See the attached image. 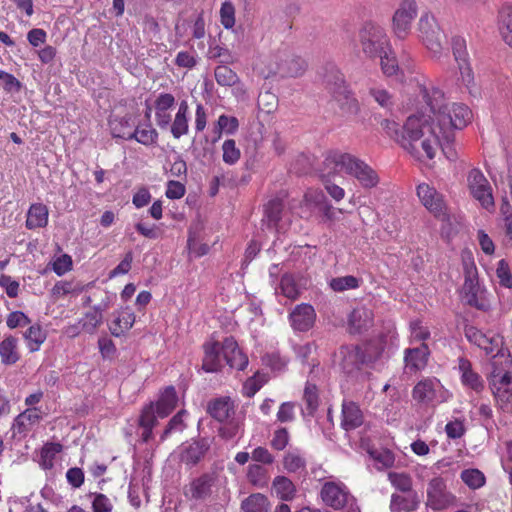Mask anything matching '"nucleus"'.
I'll list each match as a JSON object with an SVG mask.
<instances>
[{
  "mask_svg": "<svg viewBox=\"0 0 512 512\" xmlns=\"http://www.w3.org/2000/svg\"><path fill=\"white\" fill-rule=\"evenodd\" d=\"M419 93L431 114L415 113L403 123L401 148L411 157L426 162L435 158L439 149L454 140L456 129L464 128L472 119V112L462 103H449L444 92L432 83L419 85Z\"/></svg>",
  "mask_w": 512,
  "mask_h": 512,
  "instance_id": "obj_1",
  "label": "nucleus"
},
{
  "mask_svg": "<svg viewBox=\"0 0 512 512\" xmlns=\"http://www.w3.org/2000/svg\"><path fill=\"white\" fill-rule=\"evenodd\" d=\"M323 164L325 167L323 176L344 171L356 178L363 188H374L379 183L377 172L366 162L351 154L331 151L326 155Z\"/></svg>",
  "mask_w": 512,
  "mask_h": 512,
  "instance_id": "obj_2",
  "label": "nucleus"
},
{
  "mask_svg": "<svg viewBox=\"0 0 512 512\" xmlns=\"http://www.w3.org/2000/svg\"><path fill=\"white\" fill-rule=\"evenodd\" d=\"M203 350L202 368L206 372L219 371L223 366V361L230 368L236 370H244L248 365V357L231 337L226 338L222 343L209 340L204 343Z\"/></svg>",
  "mask_w": 512,
  "mask_h": 512,
  "instance_id": "obj_3",
  "label": "nucleus"
},
{
  "mask_svg": "<svg viewBox=\"0 0 512 512\" xmlns=\"http://www.w3.org/2000/svg\"><path fill=\"white\" fill-rule=\"evenodd\" d=\"M359 43L363 54L372 59L390 53L392 48L385 28L371 21L364 23L360 28Z\"/></svg>",
  "mask_w": 512,
  "mask_h": 512,
  "instance_id": "obj_4",
  "label": "nucleus"
},
{
  "mask_svg": "<svg viewBox=\"0 0 512 512\" xmlns=\"http://www.w3.org/2000/svg\"><path fill=\"white\" fill-rule=\"evenodd\" d=\"M418 36L435 59L444 53L445 34L431 13H423L418 22Z\"/></svg>",
  "mask_w": 512,
  "mask_h": 512,
  "instance_id": "obj_5",
  "label": "nucleus"
},
{
  "mask_svg": "<svg viewBox=\"0 0 512 512\" xmlns=\"http://www.w3.org/2000/svg\"><path fill=\"white\" fill-rule=\"evenodd\" d=\"M465 280L461 289L462 300L479 310H487L490 303L487 299V291L480 286L477 277V269L472 261L464 262Z\"/></svg>",
  "mask_w": 512,
  "mask_h": 512,
  "instance_id": "obj_6",
  "label": "nucleus"
},
{
  "mask_svg": "<svg viewBox=\"0 0 512 512\" xmlns=\"http://www.w3.org/2000/svg\"><path fill=\"white\" fill-rule=\"evenodd\" d=\"M323 502L335 510L347 508L348 512H360L355 498L350 494L346 485L340 481H327L321 489Z\"/></svg>",
  "mask_w": 512,
  "mask_h": 512,
  "instance_id": "obj_7",
  "label": "nucleus"
},
{
  "mask_svg": "<svg viewBox=\"0 0 512 512\" xmlns=\"http://www.w3.org/2000/svg\"><path fill=\"white\" fill-rule=\"evenodd\" d=\"M512 376L510 372L494 369L489 384L496 406L504 413H512Z\"/></svg>",
  "mask_w": 512,
  "mask_h": 512,
  "instance_id": "obj_8",
  "label": "nucleus"
},
{
  "mask_svg": "<svg viewBox=\"0 0 512 512\" xmlns=\"http://www.w3.org/2000/svg\"><path fill=\"white\" fill-rule=\"evenodd\" d=\"M414 400L423 404H440L449 401L452 393L436 378H425L413 388Z\"/></svg>",
  "mask_w": 512,
  "mask_h": 512,
  "instance_id": "obj_9",
  "label": "nucleus"
},
{
  "mask_svg": "<svg viewBox=\"0 0 512 512\" xmlns=\"http://www.w3.org/2000/svg\"><path fill=\"white\" fill-rule=\"evenodd\" d=\"M455 502L456 496L448 490L444 478L437 476L428 482L425 501L427 508L433 511H442L453 506Z\"/></svg>",
  "mask_w": 512,
  "mask_h": 512,
  "instance_id": "obj_10",
  "label": "nucleus"
},
{
  "mask_svg": "<svg viewBox=\"0 0 512 512\" xmlns=\"http://www.w3.org/2000/svg\"><path fill=\"white\" fill-rule=\"evenodd\" d=\"M418 13L415 0H402L392 18V30L398 39H405Z\"/></svg>",
  "mask_w": 512,
  "mask_h": 512,
  "instance_id": "obj_11",
  "label": "nucleus"
},
{
  "mask_svg": "<svg viewBox=\"0 0 512 512\" xmlns=\"http://www.w3.org/2000/svg\"><path fill=\"white\" fill-rule=\"evenodd\" d=\"M306 68L307 63L303 58L289 53H280L274 56V62L269 65L268 75L299 77L304 74Z\"/></svg>",
  "mask_w": 512,
  "mask_h": 512,
  "instance_id": "obj_12",
  "label": "nucleus"
},
{
  "mask_svg": "<svg viewBox=\"0 0 512 512\" xmlns=\"http://www.w3.org/2000/svg\"><path fill=\"white\" fill-rule=\"evenodd\" d=\"M470 194L481 204L482 207L490 209L494 206L491 186L478 169H472L467 177Z\"/></svg>",
  "mask_w": 512,
  "mask_h": 512,
  "instance_id": "obj_13",
  "label": "nucleus"
},
{
  "mask_svg": "<svg viewBox=\"0 0 512 512\" xmlns=\"http://www.w3.org/2000/svg\"><path fill=\"white\" fill-rule=\"evenodd\" d=\"M217 482L218 474L215 471L204 473L185 486L184 495L191 500H205L212 495Z\"/></svg>",
  "mask_w": 512,
  "mask_h": 512,
  "instance_id": "obj_14",
  "label": "nucleus"
},
{
  "mask_svg": "<svg viewBox=\"0 0 512 512\" xmlns=\"http://www.w3.org/2000/svg\"><path fill=\"white\" fill-rule=\"evenodd\" d=\"M417 196L422 205L435 217H444L446 215V202L441 193L427 183H421L417 186Z\"/></svg>",
  "mask_w": 512,
  "mask_h": 512,
  "instance_id": "obj_15",
  "label": "nucleus"
},
{
  "mask_svg": "<svg viewBox=\"0 0 512 512\" xmlns=\"http://www.w3.org/2000/svg\"><path fill=\"white\" fill-rule=\"evenodd\" d=\"M288 318L294 331L306 332L314 326L316 312L312 305L301 303L293 308Z\"/></svg>",
  "mask_w": 512,
  "mask_h": 512,
  "instance_id": "obj_16",
  "label": "nucleus"
},
{
  "mask_svg": "<svg viewBox=\"0 0 512 512\" xmlns=\"http://www.w3.org/2000/svg\"><path fill=\"white\" fill-rule=\"evenodd\" d=\"M175 106L176 100L171 93L162 92L156 96L154 100L155 122L160 129H168Z\"/></svg>",
  "mask_w": 512,
  "mask_h": 512,
  "instance_id": "obj_17",
  "label": "nucleus"
},
{
  "mask_svg": "<svg viewBox=\"0 0 512 512\" xmlns=\"http://www.w3.org/2000/svg\"><path fill=\"white\" fill-rule=\"evenodd\" d=\"M135 323V314L128 308H121L112 315V320L108 324L111 334L115 337L123 336Z\"/></svg>",
  "mask_w": 512,
  "mask_h": 512,
  "instance_id": "obj_18",
  "label": "nucleus"
},
{
  "mask_svg": "<svg viewBox=\"0 0 512 512\" xmlns=\"http://www.w3.org/2000/svg\"><path fill=\"white\" fill-rule=\"evenodd\" d=\"M189 105L186 100H182L177 105V111L174 118L171 117V124L168 126L172 136L179 139L189 131Z\"/></svg>",
  "mask_w": 512,
  "mask_h": 512,
  "instance_id": "obj_19",
  "label": "nucleus"
},
{
  "mask_svg": "<svg viewBox=\"0 0 512 512\" xmlns=\"http://www.w3.org/2000/svg\"><path fill=\"white\" fill-rule=\"evenodd\" d=\"M458 372L463 386L476 392H480L484 388L481 376L473 370L472 364L468 359L464 357L458 359Z\"/></svg>",
  "mask_w": 512,
  "mask_h": 512,
  "instance_id": "obj_20",
  "label": "nucleus"
},
{
  "mask_svg": "<svg viewBox=\"0 0 512 512\" xmlns=\"http://www.w3.org/2000/svg\"><path fill=\"white\" fill-rule=\"evenodd\" d=\"M42 414L39 408H27L15 418L13 423L14 432L25 435L40 422Z\"/></svg>",
  "mask_w": 512,
  "mask_h": 512,
  "instance_id": "obj_21",
  "label": "nucleus"
},
{
  "mask_svg": "<svg viewBox=\"0 0 512 512\" xmlns=\"http://www.w3.org/2000/svg\"><path fill=\"white\" fill-rule=\"evenodd\" d=\"M109 129L114 138L131 140V135L135 126L131 115H111L109 118Z\"/></svg>",
  "mask_w": 512,
  "mask_h": 512,
  "instance_id": "obj_22",
  "label": "nucleus"
},
{
  "mask_svg": "<svg viewBox=\"0 0 512 512\" xmlns=\"http://www.w3.org/2000/svg\"><path fill=\"white\" fill-rule=\"evenodd\" d=\"M339 354L341 356L340 365L348 374L358 370L360 365L364 362V355L357 346L342 347Z\"/></svg>",
  "mask_w": 512,
  "mask_h": 512,
  "instance_id": "obj_23",
  "label": "nucleus"
},
{
  "mask_svg": "<svg viewBox=\"0 0 512 512\" xmlns=\"http://www.w3.org/2000/svg\"><path fill=\"white\" fill-rule=\"evenodd\" d=\"M364 416L360 407L353 401H344L342 404L341 425L345 430H353L363 424Z\"/></svg>",
  "mask_w": 512,
  "mask_h": 512,
  "instance_id": "obj_24",
  "label": "nucleus"
},
{
  "mask_svg": "<svg viewBox=\"0 0 512 512\" xmlns=\"http://www.w3.org/2000/svg\"><path fill=\"white\" fill-rule=\"evenodd\" d=\"M429 354V348L425 343L417 348L406 349L404 356L406 367L411 371H420L424 369L427 365Z\"/></svg>",
  "mask_w": 512,
  "mask_h": 512,
  "instance_id": "obj_25",
  "label": "nucleus"
},
{
  "mask_svg": "<svg viewBox=\"0 0 512 512\" xmlns=\"http://www.w3.org/2000/svg\"><path fill=\"white\" fill-rule=\"evenodd\" d=\"M18 338L13 335H7L0 342V359L3 365H14L20 359L18 350Z\"/></svg>",
  "mask_w": 512,
  "mask_h": 512,
  "instance_id": "obj_26",
  "label": "nucleus"
},
{
  "mask_svg": "<svg viewBox=\"0 0 512 512\" xmlns=\"http://www.w3.org/2000/svg\"><path fill=\"white\" fill-rule=\"evenodd\" d=\"M420 504V498L416 492L407 495L392 494L390 509L392 512H412Z\"/></svg>",
  "mask_w": 512,
  "mask_h": 512,
  "instance_id": "obj_27",
  "label": "nucleus"
},
{
  "mask_svg": "<svg viewBox=\"0 0 512 512\" xmlns=\"http://www.w3.org/2000/svg\"><path fill=\"white\" fill-rule=\"evenodd\" d=\"M372 321L373 314L371 310L366 307H358L354 309L348 319L350 330L353 333H359L370 327L372 325Z\"/></svg>",
  "mask_w": 512,
  "mask_h": 512,
  "instance_id": "obj_28",
  "label": "nucleus"
},
{
  "mask_svg": "<svg viewBox=\"0 0 512 512\" xmlns=\"http://www.w3.org/2000/svg\"><path fill=\"white\" fill-rule=\"evenodd\" d=\"M209 414L219 422L228 420L234 414V405L230 398H218L210 402Z\"/></svg>",
  "mask_w": 512,
  "mask_h": 512,
  "instance_id": "obj_29",
  "label": "nucleus"
},
{
  "mask_svg": "<svg viewBox=\"0 0 512 512\" xmlns=\"http://www.w3.org/2000/svg\"><path fill=\"white\" fill-rule=\"evenodd\" d=\"M207 446L201 441H193L180 447V459L187 465L196 464L205 454Z\"/></svg>",
  "mask_w": 512,
  "mask_h": 512,
  "instance_id": "obj_30",
  "label": "nucleus"
},
{
  "mask_svg": "<svg viewBox=\"0 0 512 512\" xmlns=\"http://www.w3.org/2000/svg\"><path fill=\"white\" fill-rule=\"evenodd\" d=\"M48 208L42 203H34L27 212L26 227L30 230L45 227L48 224Z\"/></svg>",
  "mask_w": 512,
  "mask_h": 512,
  "instance_id": "obj_31",
  "label": "nucleus"
},
{
  "mask_svg": "<svg viewBox=\"0 0 512 512\" xmlns=\"http://www.w3.org/2000/svg\"><path fill=\"white\" fill-rule=\"evenodd\" d=\"M178 398L174 387H167L160 395L156 404V412L159 418L167 417L176 407Z\"/></svg>",
  "mask_w": 512,
  "mask_h": 512,
  "instance_id": "obj_32",
  "label": "nucleus"
},
{
  "mask_svg": "<svg viewBox=\"0 0 512 512\" xmlns=\"http://www.w3.org/2000/svg\"><path fill=\"white\" fill-rule=\"evenodd\" d=\"M304 202L310 209H319L327 218H331L332 206L326 201L322 191L318 189H308L304 195Z\"/></svg>",
  "mask_w": 512,
  "mask_h": 512,
  "instance_id": "obj_33",
  "label": "nucleus"
},
{
  "mask_svg": "<svg viewBox=\"0 0 512 512\" xmlns=\"http://www.w3.org/2000/svg\"><path fill=\"white\" fill-rule=\"evenodd\" d=\"M275 292L277 295H282L294 301L300 296L301 288L294 275L284 274L280 279L279 285L275 288Z\"/></svg>",
  "mask_w": 512,
  "mask_h": 512,
  "instance_id": "obj_34",
  "label": "nucleus"
},
{
  "mask_svg": "<svg viewBox=\"0 0 512 512\" xmlns=\"http://www.w3.org/2000/svg\"><path fill=\"white\" fill-rule=\"evenodd\" d=\"M131 140H135L144 146H153L157 143L158 132L150 123L134 126Z\"/></svg>",
  "mask_w": 512,
  "mask_h": 512,
  "instance_id": "obj_35",
  "label": "nucleus"
},
{
  "mask_svg": "<svg viewBox=\"0 0 512 512\" xmlns=\"http://www.w3.org/2000/svg\"><path fill=\"white\" fill-rule=\"evenodd\" d=\"M47 338L46 332L39 324H33L23 332V339L30 352H36Z\"/></svg>",
  "mask_w": 512,
  "mask_h": 512,
  "instance_id": "obj_36",
  "label": "nucleus"
},
{
  "mask_svg": "<svg viewBox=\"0 0 512 512\" xmlns=\"http://www.w3.org/2000/svg\"><path fill=\"white\" fill-rule=\"evenodd\" d=\"M273 492L283 501H290L296 494L293 482L284 476H277L272 484Z\"/></svg>",
  "mask_w": 512,
  "mask_h": 512,
  "instance_id": "obj_37",
  "label": "nucleus"
},
{
  "mask_svg": "<svg viewBox=\"0 0 512 512\" xmlns=\"http://www.w3.org/2000/svg\"><path fill=\"white\" fill-rule=\"evenodd\" d=\"M101 306H95L93 310L87 312L81 319H79L84 332L88 334L95 333L96 329L100 326L103 319V310Z\"/></svg>",
  "mask_w": 512,
  "mask_h": 512,
  "instance_id": "obj_38",
  "label": "nucleus"
},
{
  "mask_svg": "<svg viewBox=\"0 0 512 512\" xmlns=\"http://www.w3.org/2000/svg\"><path fill=\"white\" fill-rule=\"evenodd\" d=\"M499 31L504 41L512 46V7L505 6L499 12Z\"/></svg>",
  "mask_w": 512,
  "mask_h": 512,
  "instance_id": "obj_39",
  "label": "nucleus"
},
{
  "mask_svg": "<svg viewBox=\"0 0 512 512\" xmlns=\"http://www.w3.org/2000/svg\"><path fill=\"white\" fill-rule=\"evenodd\" d=\"M241 507L244 512H269L270 504L266 496L255 493L247 497Z\"/></svg>",
  "mask_w": 512,
  "mask_h": 512,
  "instance_id": "obj_40",
  "label": "nucleus"
},
{
  "mask_svg": "<svg viewBox=\"0 0 512 512\" xmlns=\"http://www.w3.org/2000/svg\"><path fill=\"white\" fill-rule=\"evenodd\" d=\"M62 449L63 447L60 443H46L41 449L39 460L40 466L45 470L53 468L56 456L62 451Z\"/></svg>",
  "mask_w": 512,
  "mask_h": 512,
  "instance_id": "obj_41",
  "label": "nucleus"
},
{
  "mask_svg": "<svg viewBox=\"0 0 512 512\" xmlns=\"http://www.w3.org/2000/svg\"><path fill=\"white\" fill-rule=\"evenodd\" d=\"M247 479L255 487L264 488L269 480L268 471L259 464H251L248 466Z\"/></svg>",
  "mask_w": 512,
  "mask_h": 512,
  "instance_id": "obj_42",
  "label": "nucleus"
},
{
  "mask_svg": "<svg viewBox=\"0 0 512 512\" xmlns=\"http://www.w3.org/2000/svg\"><path fill=\"white\" fill-rule=\"evenodd\" d=\"M214 76L220 86L232 87L239 83V77L230 67L219 65L215 68Z\"/></svg>",
  "mask_w": 512,
  "mask_h": 512,
  "instance_id": "obj_43",
  "label": "nucleus"
},
{
  "mask_svg": "<svg viewBox=\"0 0 512 512\" xmlns=\"http://www.w3.org/2000/svg\"><path fill=\"white\" fill-rule=\"evenodd\" d=\"M461 480L473 490L479 489L485 484V476L478 469H465L461 472Z\"/></svg>",
  "mask_w": 512,
  "mask_h": 512,
  "instance_id": "obj_44",
  "label": "nucleus"
},
{
  "mask_svg": "<svg viewBox=\"0 0 512 512\" xmlns=\"http://www.w3.org/2000/svg\"><path fill=\"white\" fill-rule=\"evenodd\" d=\"M369 95L384 109L390 110L395 104L394 96L382 87L369 88Z\"/></svg>",
  "mask_w": 512,
  "mask_h": 512,
  "instance_id": "obj_45",
  "label": "nucleus"
},
{
  "mask_svg": "<svg viewBox=\"0 0 512 512\" xmlns=\"http://www.w3.org/2000/svg\"><path fill=\"white\" fill-rule=\"evenodd\" d=\"M388 479L391 485L402 492H412V478L409 474L403 472H389Z\"/></svg>",
  "mask_w": 512,
  "mask_h": 512,
  "instance_id": "obj_46",
  "label": "nucleus"
},
{
  "mask_svg": "<svg viewBox=\"0 0 512 512\" xmlns=\"http://www.w3.org/2000/svg\"><path fill=\"white\" fill-rule=\"evenodd\" d=\"M371 458L374 460L377 469L390 468L394 465V454L388 449H375L369 452Z\"/></svg>",
  "mask_w": 512,
  "mask_h": 512,
  "instance_id": "obj_47",
  "label": "nucleus"
},
{
  "mask_svg": "<svg viewBox=\"0 0 512 512\" xmlns=\"http://www.w3.org/2000/svg\"><path fill=\"white\" fill-rule=\"evenodd\" d=\"M335 99L340 106L348 113H356L358 111V102L353 95L345 87H341L336 93Z\"/></svg>",
  "mask_w": 512,
  "mask_h": 512,
  "instance_id": "obj_48",
  "label": "nucleus"
},
{
  "mask_svg": "<svg viewBox=\"0 0 512 512\" xmlns=\"http://www.w3.org/2000/svg\"><path fill=\"white\" fill-rule=\"evenodd\" d=\"M359 282L360 281L358 278L352 275H347L331 279L330 287L336 292H343L346 290L358 288Z\"/></svg>",
  "mask_w": 512,
  "mask_h": 512,
  "instance_id": "obj_49",
  "label": "nucleus"
},
{
  "mask_svg": "<svg viewBox=\"0 0 512 512\" xmlns=\"http://www.w3.org/2000/svg\"><path fill=\"white\" fill-rule=\"evenodd\" d=\"M380 126L388 137L401 146V137L404 136L403 125L400 126L397 122L391 119H384L381 121Z\"/></svg>",
  "mask_w": 512,
  "mask_h": 512,
  "instance_id": "obj_50",
  "label": "nucleus"
},
{
  "mask_svg": "<svg viewBox=\"0 0 512 512\" xmlns=\"http://www.w3.org/2000/svg\"><path fill=\"white\" fill-rule=\"evenodd\" d=\"M503 345L502 337L497 334H487L483 340V345L479 348L482 349L487 355L496 356Z\"/></svg>",
  "mask_w": 512,
  "mask_h": 512,
  "instance_id": "obj_51",
  "label": "nucleus"
},
{
  "mask_svg": "<svg viewBox=\"0 0 512 512\" xmlns=\"http://www.w3.org/2000/svg\"><path fill=\"white\" fill-rule=\"evenodd\" d=\"M455 62L459 70L458 80L467 88L472 87L474 84V73L471 68L469 58Z\"/></svg>",
  "mask_w": 512,
  "mask_h": 512,
  "instance_id": "obj_52",
  "label": "nucleus"
},
{
  "mask_svg": "<svg viewBox=\"0 0 512 512\" xmlns=\"http://www.w3.org/2000/svg\"><path fill=\"white\" fill-rule=\"evenodd\" d=\"M223 161L228 165H234L240 159L241 152L236 147V143L233 139L225 140L222 145Z\"/></svg>",
  "mask_w": 512,
  "mask_h": 512,
  "instance_id": "obj_53",
  "label": "nucleus"
},
{
  "mask_svg": "<svg viewBox=\"0 0 512 512\" xmlns=\"http://www.w3.org/2000/svg\"><path fill=\"white\" fill-rule=\"evenodd\" d=\"M377 58H380L381 69L385 75L393 76L397 74L398 64L392 48L390 49V53H384Z\"/></svg>",
  "mask_w": 512,
  "mask_h": 512,
  "instance_id": "obj_54",
  "label": "nucleus"
},
{
  "mask_svg": "<svg viewBox=\"0 0 512 512\" xmlns=\"http://www.w3.org/2000/svg\"><path fill=\"white\" fill-rule=\"evenodd\" d=\"M282 205L279 201L273 200L265 208V217L269 226H277L281 219Z\"/></svg>",
  "mask_w": 512,
  "mask_h": 512,
  "instance_id": "obj_55",
  "label": "nucleus"
},
{
  "mask_svg": "<svg viewBox=\"0 0 512 512\" xmlns=\"http://www.w3.org/2000/svg\"><path fill=\"white\" fill-rule=\"evenodd\" d=\"M220 21L226 29L235 25V8L231 2H224L220 8Z\"/></svg>",
  "mask_w": 512,
  "mask_h": 512,
  "instance_id": "obj_56",
  "label": "nucleus"
},
{
  "mask_svg": "<svg viewBox=\"0 0 512 512\" xmlns=\"http://www.w3.org/2000/svg\"><path fill=\"white\" fill-rule=\"evenodd\" d=\"M156 406L153 403L145 406L139 418V425L141 427H154L157 423Z\"/></svg>",
  "mask_w": 512,
  "mask_h": 512,
  "instance_id": "obj_57",
  "label": "nucleus"
},
{
  "mask_svg": "<svg viewBox=\"0 0 512 512\" xmlns=\"http://www.w3.org/2000/svg\"><path fill=\"white\" fill-rule=\"evenodd\" d=\"M31 324V319L22 311H13L6 318V325L10 329H16Z\"/></svg>",
  "mask_w": 512,
  "mask_h": 512,
  "instance_id": "obj_58",
  "label": "nucleus"
},
{
  "mask_svg": "<svg viewBox=\"0 0 512 512\" xmlns=\"http://www.w3.org/2000/svg\"><path fill=\"white\" fill-rule=\"evenodd\" d=\"M496 276L501 286L512 288V275L509 266L505 260H500L496 268Z\"/></svg>",
  "mask_w": 512,
  "mask_h": 512,
  "instance_id": "obj_59",
  "label": "nucleus"
},
{
  "mask_svg": "<svg viewBox=\"0 0 512 512\" xmlns=\"http://www.w3.org/2000/svg\"><path fill=\"white\" fill-rule=\"evenodd\" d=\"M283 465L288 472H298L304 469L305 460L297 453H288L284 457Z\"/></svg>",
  "mask_w": 512,
  "mask_h": 512,
  "instance_id": "obj_60",
  "label": "nucleus"
},
{
  "mask_svg": "<svg viewBox=\"0 0 512 512\" xmlns=\"http://www.w3.org/2000/svg\"><path fill=\"white\" fill-rule=\"evenodd\" d=\"M410 332L413 341H425L430 337L428 327L424 326L418 319L410 322Z\"/></svg>",
  "mask_w": 512,
  "mask_h": 512,
  "instance_id": "obj_61",
  "label": "nucleus"
},
{
  "mask_svg": "<svg viewBox=\"0 0 512 512\" xmlns=\"http://www.w3.org/2000/svg\"><path fill=\"white\" fill-rule=\"evenodd\" d=\"M265 379L259 374L247 379L243 384V394L247 397L254 396L263 386Z\"/></svg>",
  "mask_w": 512,
  "mask_h": 512,
  "instance_id": "obj_62",
  "label": "nucleus"
},
{
  "mask_svg": "<svg viewBox=\"0 0 512 512\" xmlns=\"http://www.w3.org/2000/svg\"><path fill=\"white\" fill-rule=\"evenodd\" d=\"M52 269L58 276L66 274L72 269V258L67 254L57 257L52 263Z\"/></svg>",
  "mask_w": 512,
  "mask_h": 512,
  "instance_id": "obj_63",
  "label": "nucleus"
},
{
  "mask_svg": "<svg viewBox=\"0 0 512 512\" xmlns=\"http://www.w3.org/2000/svg\"><path fill=\"white\" fill-rule=\"evenodd\" d=\"M92 501L93 512H111L113 509L112 502L104 494H93Z\"/></svg>",
  "mask_w": 512,
  "mask_h": 512,
  "instance_id": "obj_64",
  "label": "nucleus"
}]
</instances>
